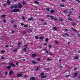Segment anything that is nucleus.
Instances as JSON below:
<instances>
[{
    "label": "nucleus",
    "mask_w": 80,
    "mask_h": 80,
    "mask_svg": "<svg viewBox=\"0 0 80 80\" xmlns=\"http://www.w3.org/2000/svg\"><path fill=\"white\" fill-rule=\"evenodd\" d=\"M60 6L62 7H65V6H64V5H60Z\"/></svg>",
    "instance_id": "nucleus-37"
},
{
    "label": "nucleus",
    "mask_w": 80,
    "mask_h": 80,
    "mask_svg": "<svg viewBox=\"0 0 80 80\" xmlns=\"http://www.w3.org/2000/svg\"><path fill=\"white\" fill-rule=\"evenodd\" d=\"M39 38L40 40H42L43 39V37H39Z\"/></svg>",
    "instance_id": "nucleus-15"
},
{
    "label": "nucleus",
    "mask_w": 80,
    "mask_h": 80,
    "mask_svg": "<svg viewBox=\"0 0 80 80\" xmlns=\"http://www.w3.org/2000/svg\"><path fill=\"white\" fill-rule=\"evenodd\" d=\"M18 45L19 46V45H21V42H19L18 43Z\"/></svg>",
    "instance_id": "nucleus-46"
},
{
    "label": "nucleus",
    "mask_w": 80,
    "mask_h": 80,
    "mask_svg": "<svg viewBox=\"0 0 80 80\" xmlns=\"http://www.w3.org/2000/svg\"><path fill=\"white\" fill-rule=\"evenodd\" d=\"M37 55L35 54H32V57H35V56H36Z\"/></svg>",
    "instance_id": "nucleus-19"
},
{
    "label": "nucleus",
    "mask_w": 80,
    "mask_h": 80,
    "mask_svg": "<svg viewBox=\"0 0 80 80\" xmlns=\"http://www.w3.org/2000/svg\"><path fill=\"white\" fill-rule=\"evenodd\" d=\"M64 35H67V36H69V34H68L67 33H65Z\"/></svg>",
    "instance_id": "nucleus-39"
},
{
    "label": "nucleus",
    "mask_w": 80,
    "mask_h": 80,
    "mask_svg": "<svg viewBox=\"0 0 80 80\" xmlns=\"http://www.w3.org/2000/svg\"><path fill=\"white\" fill-rule=\"evenodd\" d=\"M78 78H80V75L78 77Z\"/></svg>",
    "instance_id": "nucleus-64"
},
{
    "label": "nucleus",
    "mask_w": 80,
    "mask_h": 80,
    "mask_svg": "<svg viewBox=\"0 0 80 80\" xmlns=\"http://www.w3.org/2000/svg\"><path fill=\"white\" fill-rule=\"evenodd\" d=\"M46 10L47 11H48V12H49V11H50V8H47Z\"/></svg>",
    "instance_id": "nucleus-28"
},
{
    "label": "nucleus",
    "mask_w": 80,
    "mask_h": 80,
    "mask_svg": "<svg viewBox=\"0 0 80 80\" xmlns=\"http://www.w3.org/2000/svg\"><path fill=\"white\" fill-rule=\"evenodd\" d=\"M3 23H6V20H4L3 21Z\"/></svg>",
    "instance_id": "nucleus-47"
},
{
    "label": "nucleus",
    "mask_w": 80,
    "mask_h": 80,
    "mask_svg": "<svg viewBox=\"0 0 80 80\" xmlns=\"http://www.w3.org/2000/svg\"><path fill=\"white\" fill-rule=\"evenodd\" d=\"M11 68V66H9L7 67V68H8V69H10Z\"/></svg>",
    "instance_id": "nucleus-29"
},
{
    "label": "nucleus",
    "mask_w": 80,
    "mask_h": 80,
    "mask_svg": "<svg viewBox=\"0 0 80 80\" xmlns=\"http://www.w3.org/2000/svg\"><path fill=\"white\" fill-rule=\"evenodd\" d=\"M40 69V67H38L36 68V71H38Z\"/></svg>",
    "instance_id": "nucleus-14"
},
{
    "label": "nucleus",
    "mask_w": 80,
    "mask_h": 80,
    "mask_svg": "<svg viewBox=\"0 0 80 80\" xmlns=\"http://www.w3.org/2000/svg\"><path fill=\"white\" fill-rule=\"evenodd\" d=\"M47 60H48V61H49V60H50V59L49 58H48L47 59Z\"/></svg>",
    "instance_id": "nucleus-52"
},
{
    "label": "nucleus",
    "mask_w": 80,
    "mask_h": 80,
    "mask_svg": "<svg viewBox=\"0 0 80 80\" xmlns=\"http://www.w3.org/2000/svg\"><path fill=\"white\" fill-rule=\"evenodd\" d=\"M47 22H45L44 23V25H47Z\"/></svg>",
    "instance_id": "nucleus-53"
},
{
    "label": "nucleus",
    "mask_w": 80,
    "mask_h": 80,
    "mask_svg": "<svg viewBox=\"0 0 80 80\" xmlns=\"http://www.w3.org/2000/svg\"><path fill=\"white\" fill-rule=\"evenodd\" d=\"M55 43H57V44H58L59 43V42H57V41H56Z\"/></svg>",
    "instance_id": "nucleus-48"
},
{
    "label": "nucleus",
    "mask_w": 80,
    "mask_h": 80,
    "mask_svg": "<svg viewBox=\"0 0 80 80\" xmlns=\"http://www.w3.org/2000/svg\"><path fill=\"white\" fill-rule=\"evenodd\" d=\"M52 28L53 30H57V28L55 27H53Z\"/></svg>",
    "instance_id": "nucleus-16"
},
{
    "label": "nucleus",
    "mask_w": 80,
    "mask_h": 80,
    "mask_svg": "<svg viewBox=\"0 0 80 80\" xmlns=\"http://www.w3.org/2000/svg\"><path fill=\"white\" fill-rule=\"evenodd\" d=\"M43 75H44V73L43 72H42L41 73V75L42 76Z\"/></svg>",
    "instance_id": "nucleus-34"
},
{
    "label": "nucleus",
    "mask_w": 80,
    "mask_h": 80,
    "mask_svg": "<svg viewBox=\"0 0 80 80\" xmlns=\"http://www.w3.org/2000/svg\"><path fill=\"white\" fill-rule=\"evenodd\" d=\"M24 27L25 28H27V27H28V25H24Z\"/></svg>",
    "instance_id": "nucleus-21"
},
{
    "label": "nucleus",
    "mask_w": 80,
    "mask_h": 80,
    "mask_svg": "<svg viewBox=\"0 0 80 80\" xmlns=\"http://www.w3.org/2000/svg\"><path fill=\"white\" fill-rule=\"evenodd\" d=\"M33 19V18H29L28 19V21H31V20H32Z\"/></svg>",
    "instance_id": "nucleus-6"
},
{
    "label": "nucleus",
    "mask_w": 80,
    "mask_h": 80,
    "mask_svg": "<svg viewBox=\"0 0 80 80\" xmlns=\"http://www.w3.org/2000/svg\"><path fill=\"white\" fill-rule=\"evenodd\" d=\"M20 10L18 9H12L10 11L11 12H20Z\"/></svg>",
    "instance_id": "nucleus-1"
},
{
    "label": "nucleus",
    "mask_w": 80,
    "mask_h": 80,
    "mask_svg": "<svg viewBox=\"0 0 80 80\" xmlns=\"http://www.w3.org/2000/svg\"><path fill=\"white\" fill-rule=\"evenodd\" d=\"M48 47H49V48H50V47H52V46H51L50 45H48Z\"/></svg>",
    "instance_id": "nucleus-61"
},
{
    "label": "nucleus",
    "mask_w": 80,
    "mask_h": 80,
    "mask_svg": "<svg viewBox=\"0 0 80 80\" xmlns=\"http://www.w3.org/2000/svg\"><path fill=\"white\" fill-rule=\"evenodd\" d=\"M62 20H63V19H60V21H61V22H62Z\"/></svg>",
    "instance_id": "nucleus-60"
},
{
    "label": "nucleus",
    "mask_w": 80,
    "mask_h": 80,
    "mask_svg": "<svg viewBox=\"0 0 80 80\" xmlns=\"http://www.w3.org/2000/svg\"><path fill=\"white\" fill-rule=\"evenodd\" d=\"M22 74H18L17 75V77H22Z\"/></svg>",
    "instance_id": "nucleus-8"
},
{
    "label": "nucleus",
    "mask_w": 80,
    "mask_h": 80,
    "mask_svg": "<svg viewBox=\"0 0 80 80\" xmlns=\"http://www.w3.org/2000/svg\"><path fill=\"white\" fill-rule=\"evenodd\" d=\"M22 18L23 19V20H25V17H24L23 16L22 17Z\"/></svg>",
    "instance_id": "nucleus-41"
},
{
    "label": "nucleus",
    "mask_w": 80,
    "mask_h": 80,
    "mask_svg": "<svg viewBox=\"0 0 80 80\" xmlns=\"http://www.w3.org/2000/svg\"><path fill=\"white\" fill-rule=\"evenodd\" d=\"M34 2L35 3H36V4H38V3H39V2L37 1H35Z\"/></svg>",
    "instance_id": "nucleus-22"
},
{
    "label": "nucleus",
    "mask_w": 80,
    "mask_h": 80,
    "mask_svg": "<svg viewBox=\"0 0 80 80\" xmlns=\"http://www.w3.org/2000/svg\"><path fill=\"white\" fill-rule=\"evenodd\" d=\"M17 49H16L13 50V52H17Z\"/></svg>",
    "instance_id": "nucleus-36"
},
{
    "label": "nucleus",
    "mask_w": 80,
    "mask_h": 80,
    "mask_svg": "<svg viewBox=\"0 0 80 80\" xmlns=\"http://www.w3.org/2000/svg\"><path fill=\"white\" fill-rule=\"evenodd\" d=\"M23 7V5L22 4L20 3L18 5V7L19 8H22Z\"/></svg>",
    "instance_id": "nucleus-2"
},
{
    "label": "nucleus",
    "mask_w": 80,
    "mask_h": 80,
    "mask_svg": "<svg viewBox=\"0 0 80 80\" xmlns=\"http://www.w3.org/2000/svg\"><path fill=\"white\" fill-rule=\"evenodd\" d=\"M50 69L49 68H46V70H49Z\"/></svg>",
    "instance_id": "nucleus-45"
},
{
    "label": "nucleus",
    "mask_w": 80,
    "mask_h": 80,
    "mask_svg": "<svg viewBox=\"0 0 80 80\" xmlns=\"http://www.w3.org/2000/svg\"><path fill=\"white\" fill-rule=\"evenodd\" d=\"M21 25H22V26H23L24 25V24L23 23H21Z\"/></svg>",
    "instance_id": "nucleus-56"
},
{
    "label": "nucleus",
    "mask_w": 80,
    "mask_h": 80,
    "mask_svg": "<svg viewBox=\"0 0 80 80\" xmlns=\"http://www.w3.org/2000/svg\"><path fill=\"white\" fill-rule=\"evenodd\" d=\"M63 12H64V13H67V12H68V10H67V9L63 11Z\"/></svg>",
    "instance_id": "nucleus-13"
},
{
    "label": "nucleus",
    "mask_w": 80,
    "mask_h": 80,
    "mask_svg": "<svg viewBox=\"0 0 80 80\" xmlns=\"http://www.w3.org/2000/svg\"><path fill=\"white\" fill-rule=\"evenodd\" d=\"M54 19L55 20H56V21H57L58 20V18L57 17H55L54 18Z\"/></svg>",
    "instance_id": "nucleus-27"
},
{
    "label": "nucleus",
    "mask_w": 80,
    "mask_h": 80,
    "mask_svg": "<svg viewBox=\"0 0 80 80\" xmlns=\"http://www.w3.org/2000/svg\"><path fill=\"white\" fill-rule=\"evenodd\" d=\"M23 51L24 52H26V51H27V48H24Z\"/></svg>",
    "instance_id": "nucleus-23"
},
{
    "label": "nucleus",
    "mask_w": 80,
    "mask_h": 80,
    "mask_svg": "<svg viewBox=\"0 0 80 80\" xmlns=\"http://www.w3.org/2000/svg\"><path fill=\"white\" fill-rule=\"evenodd\" d=\"M48 41V38H46V39L45 41L47 42Z\"/></svg>",
    "instance_id": "nucleus-31"
},
{
    "label": "nucleus",
    "mask_w": 80,
    "mask_h": 80,
    "mask_svg": "<svg viewBox=\"0 0 80 80\" xmlns=\"http://www.w3.org/2000/svg\"><path fill=\"white\" fill-rule=\"evenodd\" d=\"M51 13H55V10L52 9L50 11Z\"/></svg>",
    "instance_id": "nucleus-3"
},
{
    "label": "nucleus",
    "mask_w": 80,
    "mask_h": 80,
    "mask_svg": "<svg viewBox=\"0 0 80 80\" xmlns=\"http://www.w3.org/2000/svg\"><path fill=\"white\" fill-rule=\"evenodd\" d=\"M68 20H70V21H73V19H72V18H68Z\"/></svg>",
    "instance_id": "nucleus-12"
},
{
    "label": "nucleus",
    "mask_w": 80,
    "mask_h": 80,
    "mask_svg": "<svg viewBox=\"0 0 80 80\" xmlns=\"http://www.w3.org/2000/svg\"><path fill=\"white\" fill-rule=\"evenodd\" d=\"M10 65L12 66V67H15V65L14 64H13V63H10Z\"/></svg>",
    "instance_id": "nucleus-5"
},
{
    "label": "nucleus",
    "mask_w": 80,
    "mask_h": 80,
    "mask_svg": "<svg viewBox=\"0 0 80 80\" xmlns=\"http://www.w3.org/2000/svg\"><path fill=\"white\" fill-rule=\"evenodd\" d=\"M13 73V71H10L9 72V75H12Z\"/></svg>",
    "instance_id": "nucleus-7"
},
{
    "label": "nucleus",
    "mask_w": 80,
    "mask_h": 80,
    "mask_svg": "<svg viewBox=\"0 0 80 80\" xmlns=\"http://www.w3.org/2000/svg\"><path fill=\"white\" fill-rule=\"evenodd\" d=\"M78 37H80V34H78Z\"/></svg>",
    "instance_id": "nucleus-55"
},
{
    "label": "nucleus",
    "mask_w": 80,
    "mask_h": 80,
    "mask_svg": "<svg viewBox=\"0 0 80 80\" xmlns=\"http://www.w3.org/2000/svg\"><path fill=\"white\" fill-rule=\"evenodd\" d=\"M77 68H74V70H77Z\"/></svg>",
    "instance_id": "nucleus-62"
},
{
    "label": "nucleus",
    "mask_w": 80,
    "mask_h": 80,
    "mask_svg": "<svg viewBox=\"0 0 80 80\" xmlns=\"http://www.w3.org/2000/svg\"><path fill=\"white\" fill-rule=\"evenodd\" d=\"M22 61H23V62H25V60H25V59H22Z\"/></svg>",
    "instance_id": "nucleus-49"
},
{
    "label": "nucleus",
    "mask_w": 80,
    "mask_h": 80,
    "mask_svg": "<svg viewBox=\"0 0 80 80\" xmlns=\"http://www.w3.org/2000/svg\"><path fill=\"white\" fill-rule=\"evenodd\" d=\"M50 18H51L52 20H53V18H54L52 16H50Z\"/></svg>",
    "instance_id": "nucleus-20"
},
{
    "label": "nucleus",
    "mask_w": 80,
    "mask_h": 80,
    "mask_svg": "<svg viewBox=\"0 0 80 80\" xmlns=\"http://www.w3.org/2000/svg\"><path fill=\"white\" fill-rule=\"evenodd\" d=\"M41 20L42 22H43V21H44V20L43 19H41Z\"/></svg>",
    "instance_id": "nucleus-54"
},
{
    "label": "nucleus",
    "mask_w": 80,
    "mask_h": 80,
    "mask_svg": "<svg viewBox=\"0 0 80 80\" xmlns=\"http://www.w3.org/2000/svg\"><path fill=\"white\" fill-rule=\"evenodd\" d=\"M36 60L38 62H39V61H40V58H38Z\"/></svg>",
    "instance_id": "nucleus-24"
},
{
    "label": "nucleus",
    "mask_w": 80,
    "mask_h": 80,
    "mask_svg": "<svg viewBox=\"0 0 80 80\" xmlns=\"http://www.w3.org/2000/svg\"><path fill=\"white\" fill-rule=\"evenodd\" d=\"M25 33H26V31H24L23 32V34H25Z\"/></svg>",
    "instance_id": "nucleus-44"
},
{
    "label": "nucleus",
    "mask_w": 80,
    "mask_h": 80,
    "mask_svg": "<svg viewBox=\"0 0 80 80\" xmlns=\"http://www.w3.org/2000/svg\"><path fill=\"white\" fill-rule=\"evenodd\" d=\"M59 62H62V59H59Z\"/></svg>",
    "instance_id": "nucleus-59"
},
{
    "label": "nucleus",
    "mask_w": 80,
    "mask_h": 80,
    "mask_svg": "<svg viewBox=\"0 0 80 80\" xmlns=\"http://www.w3.org/2000/svg\"><path fill=\"white\" fill-rule=\"evenodd\" d=\"M72 25L73 26H74V25H75V23H73L72 24Z\"/></svg>",
    "instance_id": "nucleus-50"
},
{
    "label": "nucleus",
    "mask_w": 80,
    "mask_h": 80,
    "mask_svg": "<svg viewBox=\"0 0 80 80\" xmlns=\"http://www.w3.org/2000/svg\"><path fill=\"white\" fill-rule=\"evenodd\" d=\"M17 25H14L13 26V28H16L17 27Z\"/></svg>",
    "instance_id": "nucleus-40"
},
{
    "label": "nucleus",
    "mask_w": 80,
    "mask_h": 80,
    "mask_svg": "<svg viewBox=\"0 0 80 80\" xmlns=\"http://www.w3.org/2000/svg\"><path fill=\"white\" fill-rule=\"evenodd\" d=\"M7 4H8V5H9V4H10V1H8V2H7Z\"/></svg>",
    "instance_id": "nucleus-25"
},
{
    "label": "nucleus",
    "mask_w": 80,
    "mask_h": 80,
    "mask_svg": "<svg viewBox=\"0 0 80 80\" xmlns=\"http://www.w3.org/2000/svg\"><path fill=\"white\" fill-rule=\"evenodd\" d=\"M78 76V73L75 72L74 73V77H77Z\"/></svg>",
    "instance_id": "nucleus-10"
},
{
    "label": "nucleus",
    "mask_w": 80,
    "mask_h": 80,
    "mask_svg": "<svg viewBox=\"0 0 80 80\" xmlns=\"http://www.w3.org/2000/svg\"><path fill=\"white\" fill-rule=\"evenodd\" d=\"M26 3V2H25L24 1H23V2H22L23 5H25Z\"/></svg>",
    "instance_id": "nucleus-33"
},
{
    "label": "nucleus",
    "mask_w": 80,
    "mask_h": 80,
    "mask_svg": "<svg viewBox=\"0 0 80 80\" xmlns=\"http://www.w3.org/2000/svg\"><path fill=\"white\" fill-rule=\"evenodd\" d=\"M30 80H35L36 79L34 77H31L30 78Z\"/></svg>",
    "instance_id": "nucleus-4"
},
{
    "label": "nucleus",
    "mask_w": 80,
    "mask_h": 80,
    "mask_svg": "<svg viewBox=\"0 0 80 80\" xmlns=\"http://www.w3.org/2000/svg\"><path fill=\"white\" fill-rule=\"evenodd\" d=\"M14 7L15 8H17V7H18V6H17V5H15Z\"/></svg>",
    "instance_id": "nucleus-38"
},
{
    "label": "nucleus",
    "mask_w": 80,
    "mask_h": 80,
    "mask_svg": "<svg viewBox=\"0 0 80 80\" xmlns=\"http://www.w3.org/2000/svg\"><path fill=\"white\" fill-rule=\"evenodd\" d=\"M31 62L32 63H34V64H36V63H37V62L35 61H32Z\"/></svg>",
    "instance_id": "nucleus-11"
},
{
    "label": "nucleus",
    "mask_w": 80,
    "mask_h": 80,
    "mask_svg": "<svg viewBox=\"0 0 80 80\" xmlns=\"http://www.w3.org/2000/svg\"><path fill=\"white\" fill-rule=\"evenodd\" d=\"M13 8H14V6H12L10 7V8L11 9H13Z\"/></svg>",
    "instance_id": "nucleus-30"
},
{
    "label": "nucleus",
    "mask_w": 80,
    "mask_h": 80,
    "mask_svg": "<svg viewBox=\"0 0 80 80\" xmlns=\"http://www.w3.org/2000/svg\"><path fill=\"white\" fill-rule=\"evenodd\" d=\"M72 30H73V31H74L75 32H77V30L74 28H73L72 29Z\"/></svg>",
    "instance_id": "nucleus-17"
},
{
    "label": "nucleus",
    "mask_w": 80,
    "mask_h": 80,
    "mask_svg": "<svg viewBox=\"0 0 80 80\" xmlns=\"http://www.w3.org/2000/svg\"><path fill=\"white\" fill-rule=\"evenodd\" d=\"M11 22L12 23H13V22H14V21H13V20H12L11 21Z\"/></svg>",
    "instance_id": "nucleus-42"
},
{
    "label": "nucleus",
    "mask_w": 80,
    "mask_h": 80,
    "mask_svg": "<svg viewBox=\"0 0 80 80\" xmlns=\"http://www.w3.org/2000/svg\"><path fill=\"white\" fill-rule=\"evenodd\" d=\"M1 59H4V58H5V57H4L3 56H2L1 57Z\"/></svg>",
    "instance_id": "nucleus-35"
},
{
    "label": "nucleus",
    "mask_w": 80,
    "mask_h": 80,
    "mask_svg": "<svg viewBox=\"0 0 80 80\" xmlns=\"http://www.w3.org/2000/svg\"><path fill=\"white\" fill-rule=\"evenodd\" d=\"M76 1L78 2V3H80V1L79 0H77Z\"/></svg>",
    "instance_id": "nucleus-43"
},
{
    "label": "nucleus",
    "mask_w": 80,
    "mask_h": 80,
    "mask_svg": "<svg viewBox=\"0 0 80 80\" xmlns=\"http://www.w3.org/2000/svg\"><path fill=\"white\" fill-rule=\"evenodd\" d=\"M46 53H48V51H46Z\"/></svg>",
    "instance_id": "nucleus-63"
},
{
    "label": "nucleus",
    "mask_w": 80,
    "mask_h": 80,
    "mask_svg": "<svg viewBox=\"0 0 80 80\" xmlns=\"http://www.w3.org/2000/svg\"><path fill=\"white\" fill-rule=\"evenodd\" d=\"M5 16H6L5 15H2V18H4V17H5Z\"/></svg>",
    "instance_id": "nucleus-32"
},
{
    "label": "nucleus",
    "mask_w": 80,
    "mask_h": 80,
    "mask_svg": "<svg viewBox=\"0 0 80 80\" xmlns=\"http://www.w3.org/2000/svg\"><path fill=\"white\" fill-rule=\"evenodd\" d=\"M1 52H2V53H4V52H5V51H1Z\"/></svg>",
    "instance_id": "nucleus-57"
},
{
    "label": "nucleus",
    "mask_w": 80,
    "mask_h": 80,
    "mask_svg": "<svg viewBox=\"0 0 80 80\" xmlns=\"http://www.w3.org/2000/svg\"><path fill=\"white\" fill-rule=\"evenodd\" d=\"M47 77V76H42L41 77V78L42 79H43V78H46Z\"/></svg>",
    "instance_id": "nucleus-9"
},
{
    "label": "nucleus",
    "mask_w": 80,
    "mask_h": 80,
    "mask_svg": "<svg viewBox=\"0 0 80 80\" xmlns=\"http://www.w3.org/2000/svg\"><path fill=\"white\" fill-rule=\"evenodd\" d=\"M35 38L36 39H38V37L37 36H36L35 37Z\"/></svg>",
    "instance_id": "nucleus-26"
},
{
    "label": "nucleus",
    "mask_w": 80,
    "mask_h": 80,
    "mask_svg": "<svg viewBox=\"0 0 80 80\" xmlns=\"http://www.w3.org/2000/svg\"><path fill=\"white\" fill-rule=\"evenodd\" d=\"M79 58L78 56L75 57L74 58L75 59H76V60H78V59Z\"/></svg>",
    "instance_id": "nucleus-18"
},
{
    "label": "nucleus",
    "mask_w": 80,
    "mask_h": 80,
    "mask_svg": "<svg viewBox=\"0 0 80 80\" xmlns=\"http://www.w3.org/2000/svg\"><path fill=\"white\" fill-rule=\"evenodd\" d=\"M7 73H8V72H6L5 73V75H7Z\"/></svg>",
    "instance_id": "nucleus-51"
},
{
    "label": "nucleus",
    "mask_w": 80,
    "mask_h": 80,
    "mask_svg": "<svg viewBox=\"0 0 80 80\" xmlns=\"http://www.w3.org/2000/svg\"><path fill=\"white\" fill-rule=\"evenodd\" d=\"M5 47H6L7 48L8 47V45H6L5 46Z\"/></svg>",
    "instance_id": "nucleus-58"
}]
</instances>
